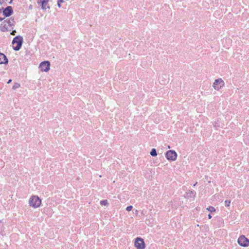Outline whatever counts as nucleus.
I'll use <instances>...</instances> for the list:
<instances>
[{
  "mask_svg": "<svg viewBox=\"0 0 249 249\" xmlns=\"http://www.w3.org/2000/svg\"><path fill=\"white\" fill-rule=\"evenodd\" d=\"M23 43V37L20 36L15 37L12 41L13 45L16 44V46H14L13 48L15 51H18L21 48Z\"/></svg>",
  "mask_w": 249,
  "mask_h": 249,
  "instance_id": "nucleus-1",
  "label": "nucleus"
},
{
  "mask_svg": "<svg viewBox=\"0 0 249 249\" xmlns=\"http://www.w3.org/2000/svg\"><path fill=\"white\" fill-rule=\"evenodd\" d=\"M41 199L37 196L31 197L29 201V204L30 206L36 208L40 206L41 204Z\"/></svg>",
  "mask_w": 249,
  "mask_h": 249,
  "instance_id": "nucleus-2",
  "label": "nucleus"
},
{
  "mask_svg": "<svg viewBox=\"0 0 249 249\" xmlns=\"http://www.w3.org/2000/svg\"><path fill=\"white\" fill-rule=\"evenodd\" d=\"M135 246L137 249H144L145 243L143 239L141 237H137L135 241Z\"/></svg>",
  "mask_w": 249,
  "mask_h": 249,
  "instance_id": "nucleus-3",
  "label": "nucleus"
},
{
  "mask_svg": "<svg viewBox=\"0 0 249 249\" xmlns=\"http://www.w3.org/2000/svg\"><path fill=\"white\" fill-rule=\"evenodd\" d=\"M238 243L242 247H248L249 246V240L244 235H241L238 239Z\"/></svg>",
  "mask_w": 249,
  "mask_h": 249,
  "instance_id": "nucleus-4",
  "label": "nucleus"
},
{
  "mask_svg": "<svg viewBox=\"0 0 249 249\" xmlns=\"http://www.w3.org/2000/svg\"><path fill=\"white\" fill-rule=\"evenodd\" d=\"M224 85V82L221 78L216 79L213 83V87L216 90H219Z\"/></svg>",
  "mask_w": 249,
  "mask_h": 249,
  "instance_id": "nucleus-5",
  "label": "nucleus"
},
{
  "mask_svg": "<svg viewBox=\"0 0 249 249\" xmlns=\"http://www.w3.org/2000/svg\"><path fill=\"white\" fill-rule=\"evenodd\" d=\"M165 156L168 160L174 161L177 159V154L174 150H169L166 152Z\"/></svg>",
  "mask_w": 249,
  "mask_h": 249,
  "instance_id": "nucleus-6",
  "label": "nucleus"
},
{
  "mask_svg": "<svg viewBox=\"0 0 249 249\" xmlns=\"http://www.w3.org/2000/svg\"><path fill=\"white\" fill-rule=\"evenodd\" d=\"M50 63L48 61L41 62L39 65V68L42 71L47 72L50 70Z\"/></svg>",
  "mask_w": 249,
  "mask_h": 249,
  "instance_id": "nucleus-7",
  "label": "nucleus"
},
{
  "mask_svg": "<svg viewBox=\"0 0 249 249\" xmlns=\"http://www.w3.org/2000/svg\"><path fill=\"white\" fill-rule=\"evenodd\" d=\"M13 11L12 7L9 6L4 9L3 14L5 17H9L12 14Z\"/></svg>",
  "mask_w": 249,
  "mask_h": 249,
  "instance_id": "nucleus-8",
  "label": "nucleus"
},
{
  "mask_svg": "<svg viewBox=\"0 0 249 249\" xmlns=\"http://www.w3.org/2000/svg\"><path fill=\"white\" fill-rule=\"evenodd\" d=\"M0 62H1V64H7L8 63V60L6 55L1 53H0Z\"/></svg>",
  "mask_w": 249,
  "mask_h": 249,
  "instance_id": "nucleus-9",
  "label": "nucleus"
},
{
  "mask_svg": "<svg viewBox=\"0 0 249 249\" xmlns=\"http://www.w3.org/2000/svg\"><path fill=\"white\" fill-rule=\"evenodd\" d=\"M7 24L10 27H12L15 25V21L13 18H10L5 21Z\"/></svg>",
  "mask_w": 249,
  "mask_h": 249,
  "instance_id": "nucleus-10",
  "label": "nucleus"
},
{
  "mask_svg": "<svg viewBox=\"0 0 249 249\" xmlns=\"http://www.w3.org/2000/svg\"><path fill=\"white\" fill-rule=\"evenodd\" d=\"M196 192L191 190H188L186 192V197L188 198H193L196 196Z\"/></svg>",
  "mask_w": 249,
  "mask_h": 249,
  "instance_id": "nucleus-11",
  "label": "nucleus"
},
{
  "mask_svg": "<svg viewBox=\"0 0 249 249\" xmlns=\"http://www.w3.org/2000/svg\"><path fill=\"white\" fill-rule=\"evenodd\" d=\"M38 3L41 4L42 9L43 10H46L47 9L50 8L49 6L48 5V2H39Z\"/></svg>",
  "mask_w": 249,
  "mask_h": 249,
  "instance_id": "nucleus-12",
  "label": "nucleus"
},
{
  "mask_svg": "<svg viewBox=\"0 0 249 249\" xmlns=\"http://www.w3.org/2000/svg\"><path fill=\"white\" fill-rule=\"evenodd\" d=\"M150 155L153 156V157H155L157 155V151H156V149L155 148H153L150 153Z\"/></svg>",
  "mask_w": 249,
  "mask_h": 249,
  "instance_id": "nucleus-13",
  "label": "nucleus"
},
{
  "mask_svg": "<svg viewBox=\"0 0 249 249\" xmlns=\"http://www.w3.org/2000/svg\"><path fill=\"white\" fill-rule=\"evenodd\" d=\"M100 204L103 206H107L108 203L107 200H102L100 201Z\"/></svg>",
  "mask_w": 249,
  "mask_h": 249,
  "instance_id": "nucleus-14",
  "label": "nucleus"
},
{
  "mask_svg": "<svg viewBox=\"0 0 249 249\" xmlns=\"http://www.w3.org/2000/svg\"><path fill=\"white\" fill-rule=\"evenodd\" d=\"M20 85L19 83H15L14 85H13L12 87V89L15 90L16 89L20 87Z\"/></svg>",
  "mask_w": 249,
  "mask_h": 249,
  "instance_id": "nucleus-15",
  "label": "nucleus"
},
{
  "mask_svg": "<svg viewBox=\"0 0 249 249\" xmlns=\"http://www.w3.org/2000/svg\"><path fill=\"white\" fill-rule=\"evenodd\" d=\"M207 210L210 212H213L215 211V208L213 206H209L207 208Z\"/></svg>",
  "mask_w": 249,
  "mask_h": 249,
  "instance_id": "nucleus-16",
  "label": "nucleus"
},
{
  "mask_svg": "<svg viewBox=\"0 0 249 249\" xmlns=\"http://www.w3.org/2000/svg\"><path fill=\"white\" fill-rule=\"evenodd\" d=\"M64 1L63 0H58L57 1V6L60 8L61 7V3L64 2Z\"/></svg>",
  "mask_w": 249,
  "mask_h": 249,
  "instance_id": "nucleus-17",
  "label": "nucleus"
},
{
  "mask_svg": "<svg viewBox=\"0 0 249 249\" xmlns=\"http://www.w3.org/2000/svg\"><path fill=\"white\" fill-rule=\"evenodd\" d=\"M225 205L227 207H229L230 206V204L231 203V201H228L225 200Z\"/></svg>",
  "mask_w": 249,
  "mask_h": 249,
  "instance_id": "nucleus-18",
  "label": "nucleus"
},
{
  "mask_svg": "<svg viewBox=\"0 0 249 249\" xmlns=\"http://www.w3.org/2000/svg\"><path fill=\"white\" fill-rule=\"evenodd\" d=\"M132 208H133L132 206H129L126 207V210L127 211H130L132 209Z\"/></svg>",
  "mask_w": 249,
  "mask_h": 249,
  "instance_id": "nucleus-19",
  "label": "nucleus"
},
{
  "mask_svg": "<svg viewBox=\"0 0 249 249\" xmlns=\"http://www.w3.org/2000/svg\"><path fill=\"white\" fill-rule=\"evenodd\" d=\"M49 0H38L37 2H48Z\"/></svg>",
  "mask_w": 249,
  "mask_h": 249,
  "instance_id": "nucleus-20",
  "label": "nucleus"
},
{
  "mask_svg": "<svg viewBox=\"0 0 249 249\" xmlns=\"http://www.w3.org/2000/svg\"><path fill=\"white\" fill-rule=\"evenodd\" d=\"M16 33V30H13L12 31V32L11 33V35H12V36H15V34Z\"/></svg>",
  "mask_w": 249,
  "mask_h": 249,
  "instance_id": "nucleus-21",
  "label": "nucleus"
},
{
  "mask_svg": "<svg viewBox=\"0 0 249 249\" xmlns=\"http://www.w3.org/2000/svg\"><path fill=\"white\" fill-rule=\"evenodd\" d=\"M219 222H220L221 224H224V220H223V219H219Z\"/></svg>",
  "mask_w": 249,
  "mask_h": 249,
  "instance_id": "nucleus-22",
  "label": "nucleus"
},
{
  "mask_svg": "<svg viewBox=\"0 0 249 249\" xmlns=\"http://www.w3.org/2000/svg\"><path fill=\"white\" fill-rule=\"evenodd\" d=\"M12 82V80L11 79H10L8 80V81L7 82V84H10L11 82Z\"/></svg>",
  "mask_w": 249,
  "mask_h": 249,
  "instance_id": "nucleus-23",
  "label": "nucleus"
},
{
  "mask_svg": "<svg viewBox=\"0 0 249 249\" xmlns=\"http://www.w3.org/2000/svg\"><path fill=\"white\" fill-rule=\"evenodd\" d=\"M208 217H209V219H211L212 218V216H211V215L210 214H208Z\"/></svg>",
  "mask_w": 249,
  "mask_h": 249,
  "instance_id": "nucleus-24",
  "label": "nucleus"
},
{
  "mask_svg": "<svg viewBox=\"0 0 249 249\" xmlns=\"http://www.w3.org/2000/svg\"><path fill=\"white\" fill-rule=\"evenodd\" d=\"M214 126H215V127H217V126L216 125V123L214 124ZM218 127H220V126H219V125H218Z\"/></svg>",
  "mask_w": 249,
  "mask_h": 249,
  "instance_id": "nucleus-25",
  "label": "nucleus"
},
{
  "mask_svg": "<svg viewBox=\"0 0 249 249\" xmlns=\"http://www.w3.org/2000/svg\"><path fill=\"white\" fill-rule=\"evenodd\" d=\"M197 183V182H196L194 184V185H193V186H195Z\"/></svg>",
  "mask_w": 249,
  "mask_h": 249,
  "instance_id": "nucleus-26",
  "label": "nucleus"
},
{
  "mask_svg": "<svg viewBox=\"0 0 249 249\" xmlns=\"http://www.w3.org/2000/svg\"><path fill=\"white\" fill-rule=\"evenodd\" d=\"M0 64H1V62H0Z\"/></svg>",
  "mask_w": 249,
  "mask_h": 249,
  "instance_id": "nucleus-27",
  "label": "nucleus"
},
{
  "mask_svg": "<svg viewBox=\"0 0 249 249\" xmlns=\"http://www.w3.org/2000/svg\"><path fill=\"white\" fill-rule=\"evenodd\" d=\"M1 222V221L0 220V222Z\"/></svg>",
  "mask_w": 249,
  "mask_h": 249,
  "instance_id": "nucleus-28",
  "label": "nucleus"
}]
</instances>
